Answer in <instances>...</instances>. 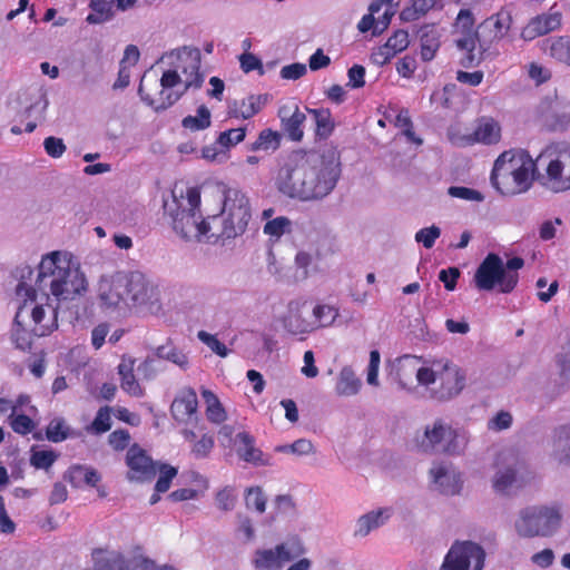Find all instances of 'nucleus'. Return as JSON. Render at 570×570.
<instances>
[{"instance_id": "obj_10", "label": "nucleus", "mask_w": 570, "mask_h": 570, "mask_svg": "<svg viewBox=\"0 0 570 570\" xmlns=\"http://www.w3.org/2000/svg\"><path fill=\"white\" fill-rule=\"evenodd\" d=\"M421 357L414 355H403L396 358L392 365L391 375L403 390H411L414 381L424 387H429V383L433 379L432 368L419 366Z\"/></svg>"}, {"instance_id": "obj_64", "label": "nucleus", "mask_w": 570, "mask_h": 570, "mask_svg": "<svg viewBox=\"0 0 570 570\" xmlns=\"http://www.w3.org/2000/svg\"><path fill=\"white\" fill-rule=\"evenodd\" d=\"M557 364L560 375L570 379V344L562 346L561 351L557 354Z\"/></svg>"}, {"instance_id": "obj_4", "label": "nucleus", "mask_w": 570, "mask_h": 570, "mask_svg": "<svg viewBox=\"0 0 570 570\" xmlns=\"http://www.w3.org/2000/svg\"><path fill=\"white\" fill-rule=\"evenodd\" d=\"M200 191L196 187L187 188L186 193L173 194L170 202H165L164 209L171 217L174 230L187 240H199L213 232L217 223L216 215L204 218L199 212Z\"/></svg>"}, {"instance_id": "obj_39", "label": "nucleus", "mask_w": 570, "mask_h": 570, "mask_svg": "<svg viewBox=\"0 0 570 570\" xmlns=\"http://www.w3.org/2000/svg\"><path fill=\"white\" fill-rule=\"evenodd\" d=\"M266 262L268 274L272 275L277 282L287 284L295 283L293 282V275L289 273L291 268L278 262L272 249L267 250Z\"/></svg>"}, {"instance_id": "obj_43", "label": "nucleus", "mask_w": 570, "mask_h": 570, "mask_svg": "<svg viewBox=\"0 0 570 570\" xmlns=\"http://www.w3.org/2000/svg\"><path fill=\"white\" fill-rule=\"evenodd\" d=\"M524 261L521 257H513L503 264L504 288L513 291L519 282L518 271L522 268Z\"/></svg>"}, {"instance_id": "obj_11", "label": "nucleus", "mask_w": 570, "mask_h": 570, "mask_svg": "<svg viewBox=\"0 0 570 570\" xmlns=\"http://www.w3.org/2000/svg\"><path fill=\"white\" fill-rule=\"evenodd\" d=\"M511 16L508 11H499L487 18L475 31L476 41L479 42V50L475 53H481L482 59L485 56L494 55L492 46L503 39L511 27Z\"/></svg>"}, {"instance_id": "obj_37", "label": "nucleus", "mask_w": 570, "mask_h": 570, "mask_svg": "<svg viewBox=\"0 0 570 570\" xmlns=\"http://www.w3.org/2000/svg\"><path fill=\"white\" fill-rule=\"evenodd\" d=\"M419 33L421 38V57L424 61H430L434 58L435 51L439 48V40L434 36V27L423 26Z\"/></svg>"}, {"instance_id": "obj_35", "label": "nucleus", "mask_w": 570, "mask_h": 570, "mask_svg": "<svg viewBox=\"0 0 570 570\" xmlns=\"http://www.w3.org/2000/svg\"><path fill=\"white\" fill-rule=\"evenodd\" d=\"M115 0H91L89 3L92 10L86 18L90 24H100L114 17L112 4Z\"/></svg>"}, {"instance_id": "obj_24", "label": "nucleus", "mask_w": 570, "mask_h": 570, "mask_svg": "<svg viewBox=\"0 0 570 570\" xmlns=\"http://www.w3.org/2000/svg\"><path fill=\"white\" fill-rule=\"evenodd\" d=\"M104 550L96 549L92 553L96 559L95 570H148L151 561L144 558L125 559L120 553H112L105 560L99 559ZM161 570H174L171 567H164Z\"/></svg>"}, {"instance_id": "obj_14", "label": "nucleus", "mask_w": 570, "mask_h": 570, "mask_svg": "<svg viewBox=\"0 0 570 570\" xmlns=\"http://www.w3.org/2000/svg\"><path fill=\"white\" fill-rule=\"evenodd\" d=\"M144 81L145 77L140 81L138 94L146 104L154 107L157 111L166 110L167 108L171 107L186 92L184 90L180 92L167 91L168 89H173L181 82L184 83V79H181L178 70L174 68L166 70L163 73L160 78L161 90L159 91L158 98H154L150 94L145 92Z\"/></svg>"}, {"instance_id": "obj_40", "label": "nucleus", "mask_w": 570, "mask_h": 570, "mask_svg": "<svg viewBox=\"0 0 570 570\" xmlns=\"http://www.w3.org/2000/svg\"><path fill=\"white\" fill-rule=\"evenodd\" d=\"M434 4L435 0H412V4L401 11L400 19L406 22L415 21L425 16Z\"/></svg>"}, {"instance_id": "obj_54", "label": "nucleus", "mask_w": 570, "mask_h": 570, "mask_svg": "<svg viewBox=\"0 0 570 570\" xmlns=\"http://www.w3.org/2000/svg\"><path fill=\"white\" fill-rule=\"evenodd\" d=\"M246 136V128L239 127L223 131L217 138V144L224 148H229L244 140Z\"/></svg>"}, {"instance_id": "obj_13", "label": "nucleus", "mask_w": 570, "mask_h": 570, "mask_svg": "<svg viewBox=\"0 0 570 570\" xmlns=\"http://www.w3.org/2000/svg\"><path fill=\"white\" fill-rule=\"evenodd\" d=\"M484 550L476 543H454L444 558L442 570H482Z\"/></svg>"}, {"instance_id": "obj_52", "label": "nucleus", "mask_w": 570, "mask_h": 570, "mask_svg": "<svg viewBox=\"0 0 570 570\" xmlns=\"http://www.w3.org/2000/svg\"><path fill=\"white\" fill-rule=\"evenodd\" d=\"M550 55L554 59L570 65V38H559L550 46Z\"/></svg>"}, {"instance_id": "obj_41", "label": "nucleus", "mask_w": 570, "mask_h": 570, "mask_svg": "<svg viewBox=\"0 0 570 570\" xmlns=\"http://www.w3.org/2000/svg\"><path fill=\"white\" fill-rule=\"evenodd\" d=\"M281 135L272 129H264L252 144L250 150H276L279 146Z\"/></svg>"}, {"instance_id": "obj_19", "label": "nucleus", "mask_w": 570, "mask_h": 570, "mask_svg": "<svg viewBox=\"0 0 570 570\" xmlns=\"http://www.w3.org/2000/svg\"><path fill=\"white\" fill-rule=\"evenodd\" d=\"M314 322L299 321L296 315L291 314L285 322L286 327L293 334L312 332L315 328L332 325L338 316V311L331 305H316L313 308Z\"/></svg>"}, {"instance_id": "obj_42", "label": "nucleus", "mask_w": 570, "mask_h": 570, "mask_svg": "<svg viewBox=\"0 0 570 570\" xmlns=\"http://www.w3.org/2000/svg\"><path fill=\"white\" fill-rule=\"evenodd\" d=\"M183 127L190 130H204L210 126V111L202 105L197 109L196 116H187L181 121Z\"/></svg>"}, {"instance_id": "obj_60", "label": "nucleus", "mask_w": 570, "mask_h": 570, "mask_svg": "<svg viewBox=\"0 0 570 570\" xmlns=\"http://www.w3.org/2000/svg\"><path fill=\"white\" fill-rule=\"evenodd\" d=\"M48 104L46 92L37 91L33 104L26 109L27 116L35 115L36 119H43Z\"/></svg>"}, {"instance_id": "obj_28", "label": "nucleus", "mask_w": 570, "mask_h": 570, "mask_svg": "<svg viewBox=\"0 0 570 570\" xmlns=\"http://www.w3.org/2000/svg\"><path fill=\"white\" fill-rule=\"evenodd\" d=\"M266 102V97L252 95L243 100H234L228 105V115L235 118L249 119L261 111Z\"/></svg>"}, {"instance_id": "obj_31", "label": "nucleus", "mask_w": 570, "mask_h": 570, "mask_svg": "<svg viewBox=\"0 0 570 570\" xmlns=\"http://www.w3.org/2000/svg\"><path fill=\"white\" fill-rule=\"evenodd\" d=\"M361 380L351 366H344L337 376L335 392L340 396H352L360 392Z\"/></svg>"}, {"instance_id": "obj_53", "label": "nucleus", "mask_w": 570, "mask_h": 570, "mask_svg": "<svg viewBox=\"0 0 570 570\" xmlns=\"http://www.w3.org/2000/svg\"><path fill=\"white\" fill-rule=\"evenodd\" d=\"M257 569H279L281 563L277 562L276 549L259 550L256 552L254 560Z\"/></svg>"}, {"instance_id": "obj_20", "label": "nucleus", "mask_w": 570, "mask_h": 570, "mask_svg": "<svg viewBox=\"0 0 570 570\" xmlns=\"http://www.w3.org/2000/svg\"><path fill=\"white\" fill-rule=\"evenodd\" d=\"M126 463L129 468L127 476L131 481H150L157 474V463L137 444L129 448Z\"/></svg>"}, {"instance_id": "obj_23", "label": "nucleus", "mask_w": 570, "mask_h": 570, "mask_svg": "<svg viewBox=\"0 0 570 570\" xmlns=\"http://www.w3.org/2000/svg\"><path fill=\"white\" fill-rule=\"evenodd\" d=\"M23 305L20 306L14 316V327L12 331V341L16 346L22 351H26L31 347L32 335L37 336L35 333L36 324L32 321L31 309L28 308L26 298Z\"/></svg>"}, {"instance_id": "obj_45", "label": "nucleus", "mask_w": 570, "mask_h": 570, "mask_svg": "<svg viewBox=\"0 0 570 570\" xmlns=\"http://www.w3.org/2000/svg\"><path fill=\"white\" fill-rule=\"evenodd\" d=\"M307 111L313 115L315 125H316V134L320 137H328L333 131L334 125L331 118V112L328 109H307Z\"/></svg>"}, {"instance_id": "obj_36", "label": "nucleus", "mask_w": 570, "mask_h": 570, "mask_svg": "<svg viewBox=\"0 0 570 570\" xmlns=\"http://www.w3.org/2000/svg\"><path fill=\"white\" fill-rule=\"evenodd\" d=\"M155 354L158 358L169 361L181 370H187L189 366V360L187 354H185L181 350L177 348L170 341L166 344L158 346L155 350Z\"/></svg>"}, {"instance_id": "obj_6", "label": "nucleus", "mask_w": 570, "mask_h": 570, "mask_svg": "<svg viewBox=\"0 0 570 570\" xmlns=\"http://www.w3.org/2000/svg\"><path fill=\"white\" fill-rule=\"evenodd\" d=\"M217 223L219 230H213L212 236L236 238L243 235L252 219V205L249 198L239 189L227 188L224 191L223 205Z\"/></svg>"}, {"instance_id": "obj_47", "label": "nucleus", "mask_w": 570, "mask_h": 570, "mask_svg": "<svg viewBox=\"0 0 570 570\" xmlns=\"http://www.w3.org/2000/svg\"><path fill=\"white\" fill-rule=\"evenodd\" d=\"M157 472H159V476L155 484V491L158 493L167 492L178 470L167 463H157Z\"/></svg>"}, {"instance_id": "obj_5", "label": "nucleus", "mask_w": 570, "mask_h": 570, "mask_svg": "<svg viewBox=\"0 0 570 570\" xmlns=\"http://www.w3.org/2000/svg\"><path fill=\"white\" fill-rule=\"evenodd\" d=\"M537 181L546 190L562 194L570 190V145L552 144L537 156Z\"/></svg>"}, {"instance_id": "obj_7", "label": "nucleus", "mask_w": 570, "mask_h": 570, "mask_svg": "<svg viewBox=\"0 0 570 570\" xmlns=\"http://www.w3.org/2000/svg\"><path fill=\"white\" fill-rule=\"evenodd\" d=\"M430 368H432L433 379L425 389L431 399L446 402L464 390L466 375L458 365L450 361H434Z\"/></svg>"}, {"instance_id": "obj_50", "label": "nucleus", "mask_w": 570, "mask_h": 570, "mask_svg": "<svg viewBox=\"0 0 570 570\" xmlns=\"http://www.w3.org/2000/svg\"><path fill=\"white\" fill-rule=\"evenodd\" d=\"M291 226L292 222L287 217L279 216L268 220L264 225V233L271 237H274L275 239H278L285 233L291 232Z\"/></svg>"}, {"instance_id": "obj_8", "label": "nucleus", "mask_w": 570, "mask_h": 570, "mask_svg": "<svg viewBox=\"0 0 570 570\" xmlns=\"http://www.w3.org/2000/svg\"><path fill=\"white\" fill-rule=\"evenodd\" d=\"M560 513L554 508L530 507L521 511L515 529L524 538L547 537L560 525Z\"/></svg>"}, {"instance_id": "obj_1", "label": "nucleus", "mask_w": 570, "mask_h": 570, "mask_svg": "<svg viewBox=\"0 0 570 570\" xmlns=\"http://www.w3.org/2000/svg\"><path fill=\"white\" fill-rule=\"evenodd\" d=\"M88 282L78 263L67 254L53 252L45 256L38 268L36 286L21 281L16 287L19 298L42 301L31 309L38 337L50 334L58 327V313L62 302L73 301L87 292Z\"/></svg>"}, {"instance_id": "obj_29", "label": "nucleus", "mask_w": 570, "mask_h": 570, "mask_svg": "<svg viewBox=\"0 0 570 570\" xmlns=\"http://www.w3.org/2000/svg\"><path fill=\"white\" fill-rule=\"evenodd\" d=\"M135 360L130 356H122L118 365L120 387L131 396H142L144 391L134 374Z\"/></svg>"}, {"instance_id": "obj_16", "label": "nucleus", "mask_w": 570, "mask_h": 570, "mask_svg": "<svg viewBox=\"0 0 570 570\" xmlns=\"http://www.w3.org/2000/svg\"><path fill=\"white\" fill-rule=\"evenodd\" d=\"M475 286L480 291H492L497 285L501 293H510L504 288L503 261L493 253L487 255L474 274Z\"/></svg>"}, {"instance_id": "obj_61", "label": "nucleus", "mask_w": 570, "mask_h": 570, "mask_svg": "<svg viewBox=\"0 0 570 570\" xmlns=\"http://www.w3.org/2000/svg\"><path fill=\"white\" fill-rule=\"evenodd\" d=\"M36 412L35 406H29L26 411L17 412L14 415L10 413V426L11 428H35V423L31 419V414Z\"/></svg>"}, {"instance_id": "obj_21", "label": "nucleus", "mask_w": 570, "mask_h": 570, "mask_svg": "<svg viewBox=\"0 0 570 570\" xmlns=\"http://www.w3.org/2000/svg\"><path fill=\"white\" fill-rule=\"evenodd\" d=\"M235 451L238 458L254 466H269L273 464L271 454L264 453L257 445L253 435L248 432H239L234 440Z\"/></svg>"}, {"instance_id": "obj_27", "label": "nucleus", "mask_w": 570, "mask_h": 570, "mask_svg": "<svg viewBox=\"0 0 570 570\" xmlns=\"http://www.w3.org/2000/svg\"><path fill=\"white\" fill-rule=\"evenodd\" d=\"M561 24L560 12H549L537 16L523 28L522 37L525 40H532L537 37L543 36L558 29Z\"/></svg>"}, {"instance_id": "obj_44", "label": "nucleus", "mask_w": 570, "mask_h": 570, "mask_svg": "<svg viewBox=\"0 0 570 570\" xmlns=\"http://www.w3.org/2000/svg\"><path fill=\"white\" fill-rule=\"evenodd\" d=\"M524 261L521 257H513L503 264L504 288L513 291L519 282L518 271L522 268Z\"/></svg>"}, {"instance_id": "obj_57", "label": "nucleus", "mask_w": 570, "mask_h": 570, "mask_svg": "<svg viewBox=\"0 0 570 570\" xmlns=\"http://www.w3.org/2000/svg\"><path fill=\"white\" fill-rule=\"evenodd\" d=\"M441 229L440 227L432 225L430 227H425L420 229L415 234V240L421 243L425 248H432L435 240L440 237Z\"/></svg>"}, {"instance_id": "obj_17", "label": "nucleus", "mask_w": 570, "mask_h": 570, "mask_svg": "<svg viewBox=\"0 0 570 570\" xmlns=\"http://www.w3.org/2000/svg\"><path fill=\"white\" fill-rule=\"evenodd\" d=\"M465 444V438L460 436L458 430H424L420 448L423 452L441 451L455 454L464 449Z\"/></svg>"}, {"instance_id": "obj_15", "label": "nucleus", "mask_w": 570, "mask_h": 570, "mask_svg": "<svg viewBox=\"0 0 570 570\" xmlns=\"http://www.w3.org/2000/svg\"><path fill=\"white\" fill-rule=\"evenodd\" d=\"M126 272L101 276L98 282V299L104 307L127 306Z\"/></svg>"}, {"instance_id": "obj_59", "label": "nucleus", "mask_w": 570, "mask_h": 570, "mask_svg": "<svg viewBox=\"0 0 570 570\" xmlns=\"http://www.w3.org/2000/svg\"><path fill=\"white\" fill-rule=\"evenodd\" d=\"M385 46L395 56L409 46V33L405 30L395 31L386 41Z\"/></svg>"}, {"instance_id": "obj_55", "label": "nucleus", "mask_w": 570, "mask_h": 570, "mask_svg": "<svg viewBox=\"0 0 570 570\" xmlns=\"http://www.w3.org/2000/svg\"><path fill=\"white\" fill-rule=\"evenodd\" d=\"M312 263V256L307 252L299 250L295 256V266L297 272L293 274V282L304 281L308 276V266Z\"/></svg>"}, {"instance_id": "obj_62", "label": "nucleus", "mask_w": 570, "mask_h": 570, "mask_svg": "<svg viewBox=\"0 0 570 570\" xmlns=\"http://www.w3.org/2000/svg\"><path fill=\"white\" fill-rule=\"evenodd\" d=\"M448 194L451 197L461 198L464 200L482 202L484 199L480 191L463 186H451L448 189Z\"/></svg>"}, {"instance_id": "obj_58", "label": "nucleus", "mask_w": 570, "mask_h": 570, "mask_svg": "<svg viewBox=\"0 0 570 570\" xmlns=\"http://www.w3.org/2000/svg\"><path fill=\"white\" fill-rule=\"evenodd\" d=\"M246 505L256 509L259 513L266 510V498L259 487L249 488L246 495Z\"/></svg>"}, {"instance_id": "obj_49", "label": "nucleus", "mask_w": 570, "mask_h": 570, "mask_svg": "<svg viewBox=\"0 0 570 570\" xmlns=\"http://www.w3.org/2000/svg\"><path fill=\"white\" fill-rule=\"evenodd\" d=\"M16 432L27 435L32 433V438L36 440L43 439V432L47 440L51 442H61L71 435V430H14Z\"/></svg>"}, {"instance_id": "obj_25", "label": "nucleus", "mask_w": 570, "mask_h": 570, "mask_svg": "<svg viewBox=\"0 0 570 570\" xmlns=\"http://www.w3.org/2000/svg\"><path fill=\"white\" fill-rule=\"evenodd\" d=\"M198 400L193 387H184L175 396L170 411L174 419L181 424H190L197 419Z\"/></svg>"}, {"instance_id": "obj_33", "label": "nucleus", "mask_w": 570, "mask_h": 570, "mask_svg": "<svg viewBox=\"0 0 570 570\" xmlns=\"http://www.w3.org/2000/svg\"><path fill=\"white\" fill-rule=\"evenodd\" d=\"M202 396L206 404V417L212 424L219 425L227 419V413L216 394L210 390L203 389Z\"/></svg>"}, {"instance_id": "obj_30", "label": "nucleus", "mask_w": 570, "mask_h": 570, "mask_svg": "<svg viewBox=\"0 0 570 570\" xmlns=\"http://www.w3.org/2000/svg\"><path fill=\"white\" fill-rule=\"evenodd\" d=\"M433 482L439 491L445 495L458 494L462 489V480L459 474L450 473L445 466L438 465L431 470Z\"/></svg>"}, {"instance_id": "obj_9", "label": "nucleus", "mask_w": 570, "mask_h": 570, "mask_svg": "<svg viewBox=\"0 0 570 570\" xmlns=\"http://www.w3.org/2000/svg\"><path fill=\"white\" fill-rule=\"evenodd\" d=\"M127 306L145 307L150 312L160 309V291L144 273L126 272Z\"/></svg>"}, {"instance_id": "obj_32", "label": "nucleus", "mask_w": 570, "mask_h": 570, "mask_svg": "<svg viewBox=\"0 0 570 570\" xmlns=\"http://www.w3.org/2000/svg\"><path fill=\"white\" fill-rule=\"evenodd\" d=\"M501 129L498 122L492 119H481L471 134V138L474 142H482L487 145L495 144L500 140Z\"/></svg>"}, {"instance_id": "obj_26", "label": "nucleus", "mask_w": 570, "mask_h": 570, "mask_svg": "<svg viewBox=\"0 0 570 570\" xmlns=\"http://www.w3.org/2000/svg\"><path fill=\"white\" fill-rule=\"evenodd\" d=\"M278 117L281 119L282 128L288 138L293 141H301L304 135L302 126L306 120V115L298 108V106H294L293 108L289 106L281 107L278 110Z\"/></svg>"}, {"instance_id": "obj_2", "label": "nucleus", "mask_w": 570, "mask_h": 570, "mask_svg": "<svg viewBox=\"0 0 570 570\" xmlns=\"http://www.w3.org/2000/svg\"><path fill=\"white\" fill-rule=\"evenodd\" d=\"M340 176L341 161L335 149L295 151L279 168L275 185L286 197L302 202L318 200L332 193Z\"/></svg>"}, {"instance_id": "obj_3", "label": "nucleus", "mask_w": 570, "mask_h": 570, "mask_svg": "<svg viewBox=\"0 0 570 570\" xmlns=\"http://www.w3.org/2000/svg\"><path fill=\"white\" fill-rule=\"evenodd\" d=\"M537 158L524 149L507 150L494 161L491 173L492 186L504 196L528 191L537 180Z\"/></svg>"}, {"instance_id": "obj_34", "label": "nucleus", "mask_w": 570, "mask_h": 570, "mask_svg": "<svg viewBox=\"0 0 570 570\" xmlns=\"http://www.w3.org/2000/svg\"><path fill=\"white\" fill-rule=\"evenodd\" d=\"M390 518V509H380L362 515L357 520V529L355 534L366 535L373 529L379 528Z\"/></svg>"}, {"instance_id": "obj_38", "label": "nucleus", "mask_w": 570, "mask_h": 570, "mask_svg": "<svg viewBox=\"0 0 570 570\" xmlns=\"http://www.w3.org/2000/svg\"><path fill=\"white\" fill-rule=\"evenodd\" d=\"M183 432L185 440L194 443L191 451L196 456H206L212 451L215 443L213 434H203L202 438L196 441L197 436L194 430H183Z\"/></svg>"}, {"instance_id": "obj_48", "label": "nucleus", "mask_w": 570, "mask_h": 570, "mask_svg": "<svg viewBox=\"0 0 570 570\" xmlns=\"http://www.w3.org/2000/svg\"><path fill=\"white\" fill-rule=\"evenodd\" d=\"M58 459V454L52 450H35L32 448L30 464L36 469L48 470Z\"/></svg>"}, {"instance_id": "obj_56", "label": "nucleus", "mask_w": 570, "mask_h": 570, "mask_svg": "<svg viewBox=\"0 0 570 570\" xmlns=\"http://www.w3.org/2000/svg\"><path fill=\"white\" fill-rule=\"evenodd\" d=\"M197 336L204 344H206L214 353L220 357H226L228 355L229 350L215 335L205 331H199Z\"/></svg>"}, {"instance_id": "obj_63", "label": "nucleus", "mask_w": 570, "mask_h": 570, "mask_svg": "<svg viewBox=\"0 0 570 570\" xmlns=\"http://www.w3.org/2000/svg\"><path fill=\"white\" fill-rule=\"evenodd\" d=\"M46 153L52 158H59L66 151V145L61 138L47 137L43 141Z\"/></svg>"}, {"instance_id": "obj_12", "label": "nucleus", "mask_w": 570, "mask_h": 570, "mask_svg": "<svg viewBox=\"0 0 570 570\" xmlns=\"http://www.w3.org/2000/svg\"><path fill=\"white\" fill-rule=\"evenodd\" d=\"M165 58H175L173 62L174 69L178 73L184 75V91L190 88L199 89L204 82V75L200 73V51L197 48L184 47L170 53L164 55L160 60Z\"/></svg>"}, {"instance_id": "obj_22", "label": "nucleus", "mask_w": 570, "mask_h": 570, "mask_svg": "<svg viewBox=\"0 0 570 570\" xmlns=\"http://www.w3.org/2000/svg\"><path fill=\"white\" fill-rule=\"evenodd\" d=\"M518 462V455L512 450L503 451L498 454L495 465H502L503 469H499L493 479V488L497 492L507 493L508 490L517 483Z\"/></svg>"}, {"instance_id": "obj_18", "label": "nucleus", "mask_w": 570, "mask_h": 570, "mask_svg": "<svg viewBox=\"0 0 570 570\" xmlns=\"http://www.w3.org/2000/svg\"><path fill=\"white\" fill-rule=\"evenodd\" d=\"M455 26L464 33L462 38L455 40L456 47L465 51V56L462 58V65L465 68L478 65L482 60L481 53H475L476 36L472 32L474 26V17L469 9H461Z\"/></svg>"}, {"instance_id": "obj_51", "label": "nucleus", "mask_w": 570, "mask_h": 570, "mask_svg": "<svg viewBox=\"0 0 570 570\" xmlns=\"http://www.w3.org/2000/svg\"><path fill=\"white\" fill-rule=\"evenodd\" d=\"M314 450L313 443L306 439H298L292 444H283L277 445L275 448L276 452L281 453H293L296 455H307L312 453Z\"/></svg>"}, {"instance_id": "obj_46", "label": "nucleus", "mask_w": 570, "mask_h": 570, "mask_svg": "<svg viewBox=\"0 0 570 570\" xmlns=\"http://www.w3.org/2000/svg\"><path fill=\"white\" fill-rule=\"evenodd\" d=\"M68 475L71 482L83 480L90 487H96L100 481V475L95 469L82 465L71 466Z\"/></svg>"}]
</instances>
